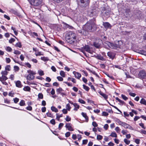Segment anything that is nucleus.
Instances as JSON below:
<instances>
[{
    "mask_svg": "<svg viewBox=\"0 0 146 146\" xmlns=\"http://www.w3.org/2000/svg\"><path fill=\"white\" fill-rule=\"evenodd\" d=\"M92 125L94 127H97L98 126V124L95 121H94L92 123Z\"/></svg>",
    "mask_w": 146,
    "mask_h": 146,
    "instance_id": "obj_54",
    "label": "nucleus"
},
{
    "mask_svg": "<svg viewBox=\"0 0 146 146\" xmlns=\"http://www.w3.org/2000/svg\"><path fill=\"white\" fill-rule=\"evenodd\" d=\"M102 115L104 116H107L108 115V113L104 111L102 113Z\"/></svg>",
    "mask_w": 146,
    "mask_h": 146,
    "instance_id": "obj_59",
    "label": "nucleus"
},
{
    "mask_svg": "<svg viewBox=\"0 0 146 146\" xmlns=\"http://www.w3.org/2000/svg\"><path fill=\"white\" fill-rule=\"evenodd\" d=\"M115 130L118 133H119L120 132V129H119V128L118 127H117L115 128Z\"/></svg>",
    "mask_w": 146,
    "mask_h": 146,
    "instance_id": "obj_45",
    "label": "nucleus"
},
{
    "mask_svg": "<svg viewBox=\"0 0 146 146\" xmlns=\"http://www.w3.org/2000/svg\"><path fill=\"white\" fill-rule=\"evenodd\" d=\"M10 66L9 65L5 67V70H6L10 71Z\"/></svg>",
    "mask_w": 146,
    "mask_h": 146,
    "instance_id": "obj_50",
    "label": "nucleus"
},
{
    "mask_svg": "<svg viewBox=\"0 0 146 146\" xmlns=\"http://www.w3.org/2000/svg\"><path fill=\"white\" fill-rule=\"evenodd\" d=\"M8 79L7 77L3 75H2L1 77H0V81L1 82L5 81Z\"/></svg>",
    "mask_w": 146,
    "mask_h": 146,
    "instance_id": "obj_17",
    "label": "nucleus"
},
{
    "mask_svg": "<svg viewBox=\"0 0 146 146\" xmlns=\"http://www.w3.org/2000/svg\"><path fill=\"white\" fill-rule=\"evenodd\" d=\"M38 98L42 99L43 98V95L41 93H39L38 95Z\"/></svg>",
    "mask_w": 146,
    "mask_h": 146,
    "instance_id": "obj_39",
    "label": "nucleus"
},
{
    "mask_svg": "<svg viewBox=\"0 0 146 146\" xmlns=\"http://www.w3.org/2000/svg\"><path fill=\"white\" fill-rule=\"evenodd\" d=\"M104 10H102V13H104V15L106 16L108 15L109 14L110 11L109 10H107L106 9H104Z\"/></svg>",
    "mask_w": 146,
    "mask_h": 146,
    "instance_id": "obj_14",
    "label": "nucleus"
},
{
    "mask_svg": "<svg viewBox=\"0 0 146 146\" xmlns=\"http://www.w3.org/2000/svg\"><path fill=\"white\" fill-rule=\"evenodd\" d=\"M66 108L68 111H70L71 109V107L70 106V104H68L66 105Z\"/></svg>",
    "mask_w": 146,
    "mask_h": 146,
    "instance_id": "obj_37",
    "label": "nucleus"
},
{
    "mask_svg": "<svg viewBox=\"0 0 146 146\" xmlns=\"http://www.w3.org/2000/svg\"><path fill=\"white\" fill-rule=\"evenodd\" d=\"M140 140L139 139H135V142L137 144H138L140 143Z\"/></svg>",
    "mask_w": 146,
    "mask_h": 146,
    "instance_id": "obj_49",
    "label": "nucleus"
},
{
    "mask_svg": "<svg viewBox=\"0 0 146 146\" xmlns=\"http://www.w3.org/2000/svg\"><path fill=\"white\" fill-rule=\"evenodd\" d=\"M19 104L21 106H25V101L23 100H21Z\"/></svg>",
    "mask_w": 146,
    "mask_h": 146,
    "instance_id": "obj_23",
    "label": "nucleus"
},
{
    "mask_svg": "<svg viewBox=\"0 0 146 146\" xmlns=\"http://www.w3.org/2000/svg\"><path fill=\"white\" fill-rule=\"evenodd\" d=\"M140 103L142 104L146 105V101L143 98H142L140 101Z\"/></svg>",
    "mask_w": 146,
    "mask_h": 146,
    "instance_id": "obj_24",
    "label": "nucleus"
},
{
    "mask_svg": "<svg viewBox=\"0 0 146 146\" xmlns=\"http://www.w3.org/2000/svg\"><path fill=\"white\" fill-rule=\"evenodd\" d=\"M27 72L29 74L27 76V79L29 80H33L34 79V75L36 73L31 70H27Z\"/></svg>",
    "mask_w": 146,
    "mask_h": 146,
    "instance_id": "obj_5",
    "label": "nucleus"
},
{
    "mask_svg": "<svg viewBox=\"0 0 146 146\" xmlns=\"http://www.w3.org/2000/svg\"><path fill=\"white\" fill-rule=\"evenodd\" d=\"M99 93L101 96H102L105 99H106L108 98V96L106 94H104L101 92H99Z\"/></svg>",
    "mask_w": 146,
    "mask_h": 146,
    "instance_id": "obj_19",
    "label": "nucleus"
},
{
    "mask_svg": "<svg viewBox=\"0 0 146 146\" xmlns=\"http://www.w3.org/2000/svg\"><path fill=\"white\" fill-rule=\"evenodd\" d=\"M60 75L63 77H65V73L63 71H61L60 72Z\"/></svg>",
    "mask_w": 146,
    "mask_h": 146,
    "instance_id": "obj_35",
    "label": "nucleus"
},
{
    "mask_svg": "<svg viewBox=\"0 0 146 146\" xmlns=\"http://www.w3.org/2000/svg\"><path fill=\"white\" fill-rule=\"evenodd\" d=\"M103 138V137L100 135H98L97 137V139L98 140H101Z\"/></svg>",
    "mask_w": 146,
    "mask_h": 146,
    "instance_id": "obj_38",
    "label": "nucleus"
},
{
    "mask_svg": "<svg viewBox=\"0 0 146 146\" xmlns=\"http://www.w3.org/2000/svg\"><path fill=\"white\" fill-rule=\"evenodd\" d=\"M90 0H80L79 5L82 7H86L89 5Z\"/></svg>",
    "mask_w": 146,
    "mask_h": 146,
    "instance_id": "obj_6",
    "label": "nucleus"
},
{
    "mask_svg": "<svg viewBox=\"0 0 146 146\" xmlns=\"http://www.w3.org/2000/svg\"><path fill=\"white\" fill-rule=\"evenodd\" d=\"M15 39L14 38H12L9 40V42L10 43H12L13 42H14L15 41Z\"/></svg>",
    "mask_w": 146,
    "mask_h": 146,
    "instance_id": "obj_55",
    "label": "nucleus"
},
{
    "mask_svg": "<svg viewBox=\"0 0 146 146\" xmlns=\"http://www.w3.org/2000/svg\"><path fill=\"white\" fill-rule=\"evenodd\" d=\"M123 141L127 145H129L130 142V141L128 140L127 139H124Z\"/></svg>",
    "mask_w": 146,
    "mask_h": 146,
    "instance_id": "obj_30",
    "label": "nucleus"
},
{
    "mask_svg": "<svg viewBox=\"0 0 146 146\" xmlns=\"http://www.w3.org/2000/svg\"><path fill=\"white\" fill-rule=\"evenodd\" d=\"M43 86H46L47 87H49L50 86V84L48 83H46L44 84Z\"/></svg>",
    "mask_w": 146,
    "mask_h": 146,
    "instance_id": "obj_64",
    "label": "nucleus"
},
{
    "mask_svg": "<svg viewBox=\"0 0 146 146\" xmlns=\"http://www.w3.org/2000/svg\"><path fill=\"white\" fill-rule=\"evenodd\" d=\"M97 59L102 60H103L104 59V58H103V57L100 55H98L97 56Z\"/></svg>",
    "mask_w": 146,
    "mask_h": 146,
    "instance_id": "obj_29",
    "label": "nucleus"
},
{
    "mask_svg": "<svg viewBox=\"0 0 146 146\" xmlns=\"http://www.w3.org/2000/svg\"><path fill=\"white\" fill-rule=\"evenodd\" d=\"M14 53L16 54H21V52L18 50H15Z\"/></svg>",
    "mask_w": 146,
    "mask_h": 146,
    "instance_id": "obj_46",
    "label": "nucleus"
},
{
    "mask_svg": "<svg viewBox=\"0 0 146 146\" xmlns=\"http://www.w3.org/2000/svg\"><path fill=\"white\" fill-rule=\"evenodd\" d=\"M52 125H54L55 124V121L54 119H53L51 120L50 121Z\"/></svg>",
    "mask_w": 146,
    "mask_h": 146,
    "instance_id": "obj_48",
    "label": "nucleus"
},
{
    "mask_svg": "<svg viewBox=\"0 0 146 146\" xmlns=\"http://www.w3.org/2000/svg\"><path fill=\"white\" fill-rule=\"evenodd\" d=\"M78 102L81 104H85V101L82 99H79L78 100Z\"/></svg>",
    "mask_w": 146,
    "mask_h": 146,
    "instance_id": "obj_47",
    "label": "nucleus"
},
{
    "mask_svg": "<svg viewBox=\"0 0 146 146\" xmlns=\"http://www.w3.org/2000/svg\"><path fill=\"white\" fill-rule=\"evenodd\" d=\"M108 127L109 126L108 124H106L104 126V128L105 129L107 130Z\"/></svg>",
    "mask_w": 146,
    "mask_h": 146,
    "instance_id": "obj_63",
    "label": "nucleus"
},
{
    "mask_svg": "<svg viewBox=\"0 0 146 146\" xmlns=\"http://www.w3.org/2000/svg\"><path fill=\"white\" fill-rule=\"evenodd\" d=\"M62 116L63 115L62 114H61L60 115H58V113L56 114V119H57L58 120H59V118L61 117H62Z\"/></svg>",
    "mask_w": 146,
    "mask_h": 146,
    "instance_id": "obj_32",
    "label": "nucleus"
},
{
    "mask_svg": "<svg viewBox=\"0 0 146 146\" xmlns=\"http://www.w3.org/2000/svg\"><path fill=\"white\" fill-rule=\"evenodd\" d=\"M65 119L66 121L68 122L71 120V119L68 116H67Z\"/></svg>",
    "mask_w": 146,
    "mask_h": 146,
    "instance_id": "obj_42",
    "label": "nucleus"
},
{
    "mask_svg": "<svg viewBox=\"0 0 146 146\" xmlns=\"http://www.w3.org/2000/svg\"><path fill=\"white\" fill-rule=\"evenodd\" d=\"M65 127L69 131H73L74 130L72 128V124L70 123H66Z\"/></svg>",
    "mask_w": 146,
    "mask_h": 146,
    "instance_id": "obj_10",
    "label": "nucleus"
},
{
    "mask_svg": "<svg viewBox=\"0 0 146 146\" xmlns=\"http://www.w3.org/2000/svg\"><path fill=\"white\" fill-rule=\"evenodd\" d=\"M57 78L58 79V80L59 81H62L63 80V78L62 77H60V76H58L57 77Z\"/></svg>",
    "mask_w": 146,
    "mask_h": 146,
    "instance_id": "obj_52",
    "label": "nucleus"
},
{
    "mask_svg": "<svg viewBox=\"0 0 146 146\" xmlns=\"http://www.w3.org/2000/svg\"><path fill=\"white\" fill-rule=\"evenodd\" d=\"M8 72L6 70L2 71L1 72V74L2 75H3L5 76L7 75L8 74Z\"/></svg>",
    "mask_w": 146,
    "mask_h": 146,
    "instance_id": "obj_27",
    "label": "nucleus"
},
{
    "mask_svg": "<svg viewBox=\"0 0 146 146\" xmlns=\"http://www.w3.org/2000/svg\"><path fill=\"white\" fill-rule=\"evenodd\" d=\"M38 72L39 75L40 76H43L44 74L43 71L41 70H38Z\"/></svg>",
    "mask_w": 146,
    "mask_h": 146,
    "instance_id": "obj_26",
    "label": "nucleus"
},
{
    "mask_svg": "<svg viewBox=\"0 0 146 146\" xmlns=\"http://www.w3.org/2000/svg\"><path fill=\"white\" fill-rule=\"evenodd\" d=\"M121 96L122 98L124 100H126L128 99L123 94H122Z\"/></svg>",
    "mask_w": 146,
    "mask_h": 146,
    "instance_id": "obj_53",
    "label": "nucleus"
},
{
    "mask_svg": "<svg viewBox=\"0 0 146 146\" xmlns=\"http://www.w3.org/2000/svg\"><path fill=\"white\" fill-rule=\"evenodd\" d=\"M103 25L106 28H108L110 26V24L108 22L104 23Z\"/></svg>",
    "mask_w": 146,
    "mask_h": 146,
    "instance_id": "obj_21",
    "label": "nucleus"
},
{
    "mask_svg": "<svg viewBox=\"0 0 146 146\" xmlns=\"http://www.w3.org/2000/svg\"><path fill=\"white\" fill-rule=\"evenodd\" d=\"M108 56L112 59H113L115 57V55L113 53L110 52H108L107 53Z\"/></svg>",
    "mask_w": 146,
    "mask_h": 146,
    "instance_id": "obj_13",
    "label": "nucleus"
},
{
    "mask_svg": "<svg viewBox=\"0 0 146 146\" xmlns=\"http://www.w3.org/2000/svg\"><path fill=\"white\" fill-rule=\"evenodd\" d=\"M138 52L142 55L146 56V51L143 50H138Z\"/></svg>",
    "mask_w": 146,
    "mask_h": 146,
    "instance_id": "obj_20",
    "label": "nucleus"
},
{
    "mask_svg": "<svg viewBox=\"0 0 146 146\" xmlns=\"http://www.w3.org/2000/svg\"><path fill=\"white\" fill-rule=\"evenodd\" d=\"M70 132H67L65 134V136L66 137H69L70 136Z\"/></svg>",
    "mask_w": 146,
    "mask_h": 146,
    "instance_id": "obj_58",
    "label": "nucleus"
},
{
    "mask_svg": "<svg viewBox=\"0 0 146 146\" xmlns=\"http://www.w3.org/2000/svg\"><path fill=\"white\" fill-rule=\"evenodd\" d=\"M16 46L17 47H18L19 48H21L22 46L21 43L19 42L17 43L16 44Z\"/></svg>",
    "mask_w": 146,
    "mask_h": 146,
    "instance_id": "obj_51",
    "label": "nucleus"
},
{
    "mask_svg": "<svg viewBox=\"0 0 146 146\" xmlns=\"http://www.w3.org/2000/svg\"><path fill=\"white\" fill-rule=\"evenodd\" d=\"M24 90L26 91H28L29 92L31 90V88L29 87V86H26L23 89Z\"/></svg>",
    "mask_w": 146,
    "mask_h": 146,
    "instance_id": "obj_22",
    "label": "nucleus"
},
{
    "mask_svg": "<svg viewBox=\"0 0 146 146\" xmlns=\"http://www.w3.org/2000/svg\"><path fill=\"white\" fill-rule=\"evenodd\" d=\"M65 38L67 42L72 44L76 40V34L72 32H68L66 34Z\"/></svg>",
    "mask_w": 146,
    "mask_h": 146,
    "instance_id": "obj_3",
    "label": "nucleus"
},
{
    "mask_svg": "<svg viewBox=\"0 0 146 146\" xmlns=\"http://www.w3.org/2000/svg\"><path fill=\"white\" fill-rule=\"evenodd\" d=\"M26 109L27 110L29 111H31L32 109V107L31 106H29V107H27L26 108Z\"/></svg>",
    "mask_w": 146,
    "mask_h": 146,
    "instance_id": "obj_61",
    "label": "nucleus"
},
{
    "mask_svg": "<svg viewBox=\"0 0 146 146\" xmlns=\"http://www.w3.org/2000/svg\"><path fill=\"white\" fill-rule=\"evenodd\" d=\"M72 104L75 107V108H74V110L76 111H77L78 109L79 108V106L76 103H72Z\"/></svg>",
    "mask_w": 146,
    "mask_h": 146,
    "instance_id": "obj_18",
    "label": "nucleus"
},
{
    "mask_svg": "<svg viewBox=\"0 0 146 146\" xmlns=\"http://www.w3.org/2000/svg\"><path fill=\"white\" fill-rule=\"evenodd\" d=\"M16 86L17 87L19 88H21L22 86V85L20 81L18 80L15 82Z\"/></svg>",
    "mask_w": 146,
    "mask_h": 146,
    "instance_id": "obj_15",
    "label": "nucleus"
},
{
    "mask_svg": "<svg viewBox=\"0 0 146 146\" xmlns=\"http://www.w3.org/2000/svg\"><path fill=\"white\" fill-rule=\"evenodd\" d=\"M83 48L85 50L90 54H92L93 52V51L91 50V48H90V46L88 45H86L85 46L83 47Z\"/></svg>",
    "mask_w": 146,
    "mask_h": 146,
    "instance_id": "obj_9",
    "label": "nucleus"
},
{
    "mask_svg": "<svg viewBox=\"0 0 146 146\" xmlns=\"http://www.w3.org/2000/svg\"><path fill=\"white\" fill-rule=\"evenodd\" d=\"M41 59L44 61H48V58L45 57H42L41 58Z\"/></svg>",
    "mask_w": 146,
    "mask_h": 146,
    "instance_id": "obj_36",
    "label": "nucleus"
},
{
    "mask_svg": "<svg viewBox=\"0 0 146 146\" xmlns=\"http://www.w3.org/2000/svg\"><path fill=\"white\" fill-rule=\"evenodd\" d=\"M139 78L141 79L145 78L146 77V73L144 70L140 71L138 75Z\"/></svg>",
    "mask_w": 146,
    "mask_h": 146,
    "instance_id": "obj_7",
    "label": "nucleus"
},
{
    "mask_svg": "<svg viewBox=\"0 0 146 146\" xmlns=\"http://www.w3.org/2000/svg\"><path fill=\"white\" fill-rule=\"evenodd\" d=\"M13 100L15 104H17L19 101V98H14Z\"/></svg>",
    "mask_w": 146,
    "mask_h": 146,
    "instance_id": "obj_43",
    "label": "nucleus"
},
{
    "mask_svg": "<svg viewBox=\"0 0 146 146\" xmlns=\"http://www.w3.org/2000/svg\"><path fill=\"white\" fill-rule=\"evenodd\" d=\"M99 42V41L96 40L94 42V45L97 48H99L101 47L100 44Z\"/></svg>",
    "mask_w": 146,
    "mask_h": 146,
    "instance_id": "obj_12",
    "label": "nucleus"
},
{
    "mask_svg": "<svg viewBox=\"0 0 146 146\" xmlns=\"http://www.w3.org/2000/svg\"><path fill=\"white\" fill-rule=\"evenodd\" d=\"M30 4L33 6H39L42 2V0H28Z\"/></svg>",
    "mask_w": 146,
    "mask_h": 146,
    "instance_id": "obj_4",
    "label": "nucleus"
},
{
    "mask_svg": "<svg viewBox=\"0 0 146 146\" xmlns=\"http://www.w3.org/2000/svg\"><path fill=\"white\" fill-rule=\"evenodd\" d=\"M84 89L86 90V91H88L90 89V88L84 84L83 85Z\"/></svg>",
    "mask_w": 146,
    "mask_h": 146,
    "instance_id": "obj_33",
    "label": "nucleus"
},
{
    "mask_svg": "<svg viewBox=\"0 0 146 146\" xmlns=\"http://www.w3.org/2000/svg\"><path fill=\"white\" fill-rule=\"evenodd\" d=\"M63 91V90H62V89L60 88L58 89H57L56 90V92L58 94H60V93L62 92Z\"/></svg>",
    "mask_w": 146,
    "mask_h": 146,
    "instance_id": "obj_25",
    "label": "nucleus"
},
{
    "mask_svg": "<svg viewBox=\"0 0 146 146\" xmlns=\"http://www.w3.org/2000/svg\"><path fill=\"white\" fill-rule=\"evenodd\" d=\"M51 69L54 72H55L56 71V69L55 67L54 66H51Z\"/></svg>",
    "mask_w": 146,
    "mask_h": 146,
    "instance_id": "obj_56",
    "label": "nucleus"
},
{
    "mask_svg": "<svg viewBox=\"0 0 146 146\" xmlns=\"http://www.w3.org/2000/svg\"><path fill=\"white\" fill-rule=\"evenodd\" d=\"M104 44L105 46H107L111 48L117 49L120 52L123 51V45L122 42L121 41H116L115 44L106 41Z\"/></svg>",
    "mask_w": 146,
    "mask_h": 146,
    "instance_id": "obj_2",
    "label": "nucleus"
},
{
    "mask_svg": "<svg viewBox=\"0 0 146 146\" xmlns=\"http://www.w3.org/2000/svg\"><path fill=\"white\" fill-rule=\"evenodd\" d=\"M64 125V124L62 123H60L58 125V129L59 130H60L61 129Z\"/></svg>",
    "mask_w": 146,
    "mask_h": 146,
    "instance_id": "obj_40",
    "label": "nucleus"
},
{
    "mask_svg": "<svg viewBox=\"0 0 146 146\" xmlns=\"http://www.w3.org/2000/svg\"><path fill=\"white\" fill-rule=\"evenodd\" d=\"M95 19L90 20L82 27V29L78 31L79 33L85 35L88 32H91L95 31L97 27Z\"/></svg>",
    "mask_w": 146,
    "mask_h": 146,
    "instance_id": "obj_1",
    "label": "nucleus"
},
{
    "mask_svg": "<svg viewBox=\"0 0 146 146\" xmlns=\"http://www.w3.org/2000/svg\"><path fill=\"white\" fill-rule=\"evenodd\" d=\"M62 23L64 25V28L67 29L69 28V29H71L72 27V26L70 25H69L66 24V23L63 22Z\"/></svg>",
    "mask_w": 146,
    "mask_h": 146,
    "instance_id": "obj_16",
    "label": "nucleus"
},
{
    "mask_svg": "<svg viewBox=\"0 0 146 146\" xmlns=\"http://www.w3.org/2000/svg\"><path fill=\"white\" fill-rule=\"evenodd\" d=\"M47 116L51 117H53V115L50 112H48L46 113Z\"/></svg>",
    "mask_w": 146,
    "mask_h": 146,
    "instance_id": "obj_41",
    "label": "nucleus"
},
{
    "mask_svg": "<svg viewBox=\"0 0 146 146\" xmlns=\"http://www.w3.org/2000/svg\"><path fill=\"white\" fill-rule=\"evenodd\" d=\"M46 80L48 82H50L51 81V79L49 77H47L46 78Z\"/></svg>",
    "mask_w": 146,
    "mask_h": 146,
    "instance_id": "obj_60",
    "label": "nucleus"
},
{
    "mask_svg": "<svg viewBox=\"0 0 146 146\" xmlns=\"http://www.w3.org/2000/svg\"><path fill=\"white\" fill-rule=\"evenodd\" d=\"M121 125L124 127L125 128L129 129L132 130H133V128L131 126L123 122Z\"/></svg>",
    "mask_w": 146,
    "mask_h": 146,
    "instance_id": "obj_8",
    "label": "nucleus"
},
{
    "mask_svg": "<svg viewBox=\"0 0 146 146\" xmlns=\"http://www.w3.org/2000/svg\"><path fill=\"white\" fill-rule=\"evenodd\" d=\"M110 136L112 137H117V135L115 132H112L110 135Z\"/></svg>",
    "mask_w": 146,
    "mask_h": 146,
    "instance_id": "obj_34",
    "label": "nucleus"
},
{
    "mask_svg": "<svg viewBox=\"0 0 146 146\" xmlns=\"http://www.w3.org/2000/svg\"><path fill=\"white\" fill-rule=\"evenodd\" d=\"M6 50L7 51L9 52H11L12 50L11 48L9 46H7L6 48Z\"/></svg>",
    "mask_w": 146,
    "mask_h": 146,
    "instance_id": "obj_44",
    "label": "nucleus"
},
{
    "mask_svg": "<svg viewBox=\"0 0 146 146\" xmlns=\"http://www.w3.org/2000/svg\"><path fill=\"white\" fill-rule=\"evenodd\" d=\"M73 74H74L75 77L78 79H79L81 76V74L78 72L74 71Z\"/></svg>",
    "mask_w": 146,
    "mask_h": 146,
    "instance_id": "obj_11",
    "label": "nucleus"
},
{
    "mask_svg": "<svg viewBox=\"0 0 146 146\" xmlns=\"http://www.w3.org/2000/svg\"><path fill=\"white\" fill-rule=\"evenodd\" d=\"M51 110L52 111H54L56 112L58 111L57 109L54 106H52L51 107Z\"/></svg>",
    "mask_w": 146,
    "mask_h": 146,
    "instance_id": "obj_28",
    "label": "nucleus"
},
{
    "mask_svg": "<svg viewBox=\"0 0 146 146\" xmlns=\"http://www.w3.org/2000/svg\"><path fill=\"white\" fill-rule=\"evenodd\" d=\"M89 70L93 74H94L95 75L97 76H98L97 74L96 73V72L95 71H92L91 70Z\"/></svg>",
    "mask_w": 146,
    "mask_h": 146,
    "instance_id": "obj_57",
    "label": "nucleus"
},
{
    "mask_svg": "<svg viewBox=\"0 0 146 146\" xmlns=\"http://www.w3.org/2000/svg\"><path fill=\"white\" fill-rule=\"evenodd\" d=\"M35 54L36 56L43 55V54L41 53V52H37L35 53Z\"/></svg>",
    "mask_w": 146,
    "mask_h": 146,
    "instance_id": "obj_31",
    "label": "nucleus"
},
{
    "mask_svg": "<svg viewBox=\"0 0 146 146\" xmlns=\"http://www.w3.org/2000/svg\"><path fill=\"white\" fill-rule=\"evenodd\" d=\"M88 142V140L87 139L84 140H83L82 144L84 145L86 144Z\"/></svg>",
    "mask_w": 146,
    "mask_h": 146,
    "instance_id": "obj_62",
    "label": "nucleus"
}]
</instances>
